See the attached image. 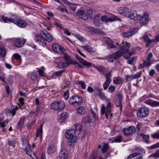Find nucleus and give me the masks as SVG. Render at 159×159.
<instances>
[{"label":"nucleus","instance_id":"nucleus-1","mask_svg":"<svg viewBox=\"0 0 159 159\" xmlns=\"http://www.w3.org/2000/svg\"><path fill=\"white\" fill-rule=\"evenodd\" d=\"M130 44H128L127 42L123 46L120 47V49L117 51L107 56L106 58L108 61L113 62L114 60H116L123 55L125 53H128V49L130 46Z\"/></svg>","mask_w":159,"mask_h":159},{"label":"nucleus","instance_id":"nucleus-2","mask_svg":"<svg viewBox=\"0 0 159 159\" xmlns=\"http://www.w3.org/2000/svg\"><path fill=\"white\" fill-rule=\"evenodd\" d=\"M52 109L61 111L65 107L64 103L61 101H55L52 103L50 105Z\"/></svg>","mask_w":159,"mask_h":159},{"label":"nucleus","instance_id":"nucleus-3","mask_svg":"<svg viewBox=\"0 0 159 159\" xmlns=\"http://www.w3.org/2000/svg\"><path fill=\"white\" fill-rule=\"evenodd\" d=\"M149 113V108L145 107H143L137 110V115L138 118H143L147 116Z\"/></svg>","mask_w":159,"mask_h":159},{"label":"nucleus","instance_id":"nucleus-4","mask_svg":"<svg viewBox=\"0 0 159 159\" xmlns=\"http://www.w3.org/2000/svg\"><path fill=\"white\" fill-rule=\"evenodd\" d=\"M123 98L122 94L121 92H119L117 93L115 100H114L115 104L117 107H120V110H122V101Z\"/></svg>","mask_w":159,"mask_h":159},{"label":"nucleus","instance_id":"nucleus-5","mask_svg":"<svg viewBox=\"0 0 159 159\" xmlns=\"http://www.w3.org/2000/svg\"><path fill=\"white\" fill-rule=\"evenodd\" d=\"M138 30L139 29L138 28H134L122 33L121 34L124 37L127 38L134 34L138 31Z\"/></svg>","mask_w":159,"mask_h":159},{"label":"nucleus","instance_id":"nucleus-6","mask_svg":"<svg viewBox=\"0 0 159 159\" xmlns=\"http://www.w3.org/2000/svg\"><path fill=\"white\" fill-rule=\"evenodd\" d=\"M13 45L17 48H21L25 43L26 40L24 39L18 38L13 40Z\"/></svg>","mask_w":159,"mask_h":159},{"label":"nucleus","instance_id":"nucleus-7","mask_svg":"<svg viewBox=\"0 0 159 159\" xmlns=\"http://www.w3.org/2000/svg\"><path fill=\"white\" fill-rule=\"evenodd\" d=\"M123 131L125 135L128 136L135 133L136 131V129L134 126H130L128 128H124Z\"/></svg>","mask_w":159,"mask_h":159},{"label":"nucleus","instance_id":"nucleus-8","mask_svg":"<svg viewBox=\"0 0 159 159\" xmlns=\"http://www.w3.org/2000/svg\"><path fill=\"white\" fill-rule=\"evenodd\" d=\"M42 37L44 40L47 41L48 42H51L53 40L52 37L50 35L46 30L41 31Z\"/></svg>","mask_w":159,"mask_h":159},{"label":"nucleus","instance_id":"nucleus-9","mask_svg":"<svg viewBox=\"0 0 159 159\" xmlns=\"http://www.w3.org/2000/svg\"><path fill=\"white\" fill-rule=\"evenodd\" d=\"M75 130L74 129L68 130L65 133V137L67 139H75V138H77L75 136Z\"/></svg>","mask_w":159,"mask_h":159},{"label":"nucleus","instance_id":"nucleus-10","mask_svg":"<svg viewBox=\"0 0 159 159\" xmlns=\"http://www.w3.org/2000/svg\"><path fill=\"white\" fill-rule=\"evenodd\" d=\"M24 151L26 153L31 157L34 158L33 156H35L34 152L32 153V150H31V145L30 144L27 143L26 148L24 149Z\"/></svg>","mask_w":159,"mask_h":159},{"label":"nucleus","instance_id":"nucleus-11","mask_svg":"<svg viewBox=\"0 0 159 159\" xmlns=\"http://www.w3.org/2000/svg\"><path fill=\"white\" fill-rule=\"evenodd\" d=\"M99 87V85H98V87L94 89V94L97 96L103 99L105 98L104 94L101 91L102 90V89H100Z\"/></svg>","mask_w":159,"mask_h":159},{"label":"nucleus","instance_id":"nucleus-12","mask_svg":"<svg viewBox=\"0 0 159 159\" xmlns=\"http://www.w3.org/2000/svg\"><path fill=\"white\" fill-rule=\"evenodd\" d=\"M107 16L106 15H104L101 18L102 21L107 22V21H112L114 20H120V19L116 16H112L107 19Z\"/></svg>","mask_w":159,"mask_h":159},{"label":"nucleus","instance_id":"nucleus-13","mask_svg":"<svg viewBox=\"0 0 159 159\" xmlns=\"http://www.w3.org/2000/svg\"><path fill=\"white\" fill-rule=\"evenodd\" d=\"M13 23L18 26L22 28L25 27L27 25L26 22L24 20L19 19L14 20Z\"/></svg>","mask_w":159,"mask_h":159},{"label":"nucleus","instance_id":"nucleus-14","mask_svg":"<svg viewBox=\"0 0 159 159\" xmlns=\"http://www.w3.org/2000/svg\"><path fill=\"white\" fill-rule=\"evenodd\" d=\"M63 57L64 60L66 61V63L68 64V66L70 64H73V63H74L75 61L67 53H64Z\"/></svg>","mask_w":159,"mask_h":159},{"label":"nucleus","instance_id":"nucleus-15","mask_svg":"<svg viewBox=\"0 0 159 159\" xmlns=\"http://www.w3.org/2000/svg\"><path fill=\"white\" fill-rule=\"evenodd\" d=\"M76 58L80 63L87 67H90L92 65L91 62H87L86 61L84 60L77 54H76Z\"/></svg>","mask_w":159,"mask_h":159},{"label":"nucleus","instance_id":"nucleus-16","mask_svg":"<svg viewBox=\"0 0 159 159\" xmlns=\"http://www.w3.org/2000/svg\"><path fill=\"white\" fill-rule=\"evenodd\" d=\"M144 102L150 105L152 107H155L159 106V102L148 99L146 100Z\"/></svg>","mask_w":159,"mask_h":159},{"label":"nucleus","instance_id":"nucleus-17","mask_svg":"<svg viewBox=\"0 0 159 159\" xmlns=\"http://www.w3.org/2000/svg\"><path fill=\"white\" fill-rule=\"evenodd\" d=\"M77 15L84 20H87V16L86 15L85 11L83 10L79 9L77 12Z\"/></svg>","mask_w":159,"mask_h":159},{"label":"nucleus","instance_id":"nucleus-18","mask_svg":"<svg viewBox=\"0 0 159 159\" xmlns=\"http://www.w3.org/2000/svg\"><path fill=\"white\" fill-rule=\"evenodd\" d=\"M59 157L60 159H67L68 157L67 151L66 150H61L59 152Z\"/></svg>","mask_w":159,"mask_h":159},{"label":"nucleus","instance_id":"nucleus-19","mask_svg":"<svg viewBox=\"0 0 159 159\" xmlns=\"http://www.w3.org/2000/svg\"><path fill=\"white\" fill-rule=\"evenodd\" d=\"M56 150V148L54 145H49L47 149V153L48 154L50 155L54 153Z\"/></svg>","mask_w":159,"mask_h":159},{"label":"nucleus","instance_id":"nucleus-20","mask_svg":"<svg viewBox=\"0 0 159 159\" xmlns=\"http://www.w3.org/2000/svg\"><path fill=\"white\" fill-rule=\"evenodd\" d=\"M18 108L17 106H13V105H11V106L8 109L9 113L11 114L13 116H14Z\"/></svg>","mask_w":159,"mask_h":159},{"label":"nucleus","instance_id":"nucleus-21","mask_svg":"<svg viewBox=\"0 0 159 159\" xmlns=\"http://www.w3.org/2000/svg\"><path fill=\"white\" fill-rule=\"evenodd\" d=\"M25 119V117L24 116L20 119L17 124V128L21 129L23 127Z\"/></svg>","mask_w":159,"mask_h":159},{"label":"nucleus","instance_id":"nucleus-22","mask_svg":"<svg viewBox=\"0 0 159 159\" xmlns=\"http://www.w3.org/2000/svg\"><path fill=\"white\" fill-rule=\"evenodd\" d=\"M140 137H141L143 140V141H145L147 143H151V141L149 140V137L148 135H146L142 133L139 134Z\"/></svg>","mask_w":159,"mask_h":159},{"label":"nucleus","instance_id":"nucleus-23","mask_svg":"<svg viewBox=\"0 0 159 159\" xmlns=\"http://www.w3.org/2000/svg\"><path fill=\"white\" fill-rule=\"evenodd\" d=\"M43 39V38L42 37V33H41V35L39 34H36L35 35L34 40L36 43H40L42 42Z\"/></svg>","mask_w":159,"mask_h":159},{"label":"nucleus","instance_id":"nucleus-24","mask_svg":"<svg viewBox=\"0 0 159 159\" xmlns=\"http://www.w3.org/2000/svg\"><path fill=\"white\" fill-rule=\"evenodd\" d=\"M131 19H133L134 20H140L141 19V16L138 14L136 11H134L133 12L132 16H130Z\"/></svg>","mask_w":159,"mask_h":159},{"label":"nucleus","instance_id":"nucleus-25","mask_svg":"<svg viewBox=\"0 0 159 159\" xmlns=\"http://www.w3.org/2000/svg\"><path fill=\"white\" fill-rule=\"evenodd\" d=\"M57 67L59 68H66L68 66V65L66 62L61 61L60 62H57L56 63Z\"/></svg>","mask_w":159,"mask_h":159},{"label":"nucleus","instance_id":"nucleus-26","mask_svg":"<svg viewBox=\"0 0 159 159\" xmlns=\"http://www.w3.org/2000/svg\"><path fill=\"white\" fill-rule=\"evenodd\" d=\"M140 20H141V22L143 25L147 24L149 21L148 16L144 15L142 17L141 16V19Z\"/></svg>","mask_w":159,"mask_h":159},{"label":"nucleus","instance_id":"nucleus-27","mask_svg":"<svg viewBox=\"0 0 159 159\" xmlns=\"http://www.w3.org/2000/svg\"><path fill=\"white\" fill-rule=\"evenodd\" d=\"M93 66L94 68L97 69L99 72L101 73L102 74L103 73L107 71L105 68L103 66H97L94 65H93Z\"/></svg>","mask_w":159,"mask_h":159},{"label":"nucleus","instance_id":"nucleus-28","mask_svg":"<svg viewBox=\"0 0 159 159\" xmlns=\"http://www.w3.org/2000/svg\"><path fill=\"white\" fill-rule=\"evenodd\" d=\"M68 116V114L66 112H64L61 113L60 116L59 120L60 122H62L65 120L67 118Z\"/></svg>","mask_w":159,"mask_h":159},{"label":"nucleus","instance_id":"nucleus-29","mask_svg":"<svg viewBox=\"0 0 159 159\" xmlns=\"http://www.w3.org/2000/svg\"><path fill=\"white\" fill-rule=\"evenodd\" d=\"M43 123L40 126V128L39 129H37V133L35 135V137L37 138L39 135L42 136V133L43 132Z\"/></svg>","mask_w":159,"mask_h":159},{"label":"nucleus","instance_id":"nucleus-30","mask_svg":"<svg viewBox=\"0 0 159 159\" xmlns=\"http://www.w3.org/2000/svg\"><path fill=\"white\" fill-rule=\"evenodd\" d=\"M123 80L120 77H115L114 78L113 81L115 84H119L122 83Z\"/></svg>","mask_w":159,"mask_h":159},{"label":"nucleus","instance_id":"nucleus-31","mask_svg":"<svg viewBox=\"0 0 159 159\" xmlns=\"http://www.w3.org/2000/svg\"><path fill=\"white\" fill-rule=\"evenodd\" d=\"M38 72L40 76H44V71L45 70L44 67L43 66H42L40 68H38Z\"/></svg>","mask_w":159,"mask_h":159},{"label":"nucleus","instance_id":"nucleus-32","mask_svg":"<svg viewBox=\"0 0 159 159\" xmlns=\"http://www.w3.org/2000/svg\"><path fill=\"white\" fill-rule=\"evenodd\" d=\"M99 15H97L93 19V21L94 23V25L95 26H99L100 25L99 23H98L99 22Z\"/></svg>","mask_w":159,"mask_h":159},{"label":"nucleus","instance_id":"nucleus-33","mask_svg":"<svg viewBox=\"0 0 159 159\" xmlns=\"http://www.w3.org/2000/svg\"><path fill=\"white\" fill-rule=\"evenodd\" d=\"M40 108L39 107H37L36 111H31L30 112V115L31 116H37L38 114L39 111H40Z\"/></svg>","mask_w":159,"mask_h":159},{"label":"nucleus","instance_id":"nucleus-34","mask_svg":"<svg viewBox=\"0 0 159 159\" xmlns=\"http://www.w3.org/2000/svg\"><path fill=\"white\" fill-rule=\"evenodd\" d=\"M71 99H73L74 102H78V101L82 100L83 102V100L82 98L78 95H73L71 97Z\"/></svg>","mask_w":159,"mask_h":159},{"label":"nucleus","instance_id":"nucleus-35","mask_svg":"<svg viewBox=\"0 0 159 159\" xmlns=\"http://www.w3.org/2000/svg\"><path fill=\"white\" fill-rule=\"evenodd\" d=\"M85 111V109L83 106H80L78 108L77 111L78 114L82 115L84 113Z\"/></svg>","mask_w":159,"mask_h":159},{"label":"nucleus","instance_id":"nucleus-36","mask_svg":"<svg viewBox=\"0 0 159 159\" xmlns=\"http://www.w3.org/2000/svg\"><path fill=\"white\" fill-rule=\"evenodd\" d=\"M2 18L3 21L5 23H13V21L14 20L8 18L7 17L4 16H2Z\"/></svg>","mask_w":159,"mask_h":159},{"label":"nucleus","instance_id":"nucleus-37","mask_svg":"<svg viewBox=\"0 0 159 159\" xmlns=\"http://www.w3.org/2000/svg\"><path fill=\"white\" fill-rule=\"evenodd\" d=\"M122 15L125 16L126 17L131 19L130 16H132L133 12H131L129 11H127L125 12H121V13Z\"/></svg>","mask_w":159,"mask_h":159},{"label":"nucleus","instance_id":"nucleus-38","mask_svg":"<svg viewBox=\"0 0 159 159\" xmlns=\"http://www.w3.org/2000/svg\"><path fill=\"white\" fill-rule=\"evenodd\" d=\"M82 100L78 101V102H72L70 101V104L73 105L75 107H77L83 103Z\"/></svg>","mask_w":159,"mask_h":159},{"label":"nucleus","instance_id":"nucleus-39","mask_svg":"<svg viewBox=\"0 0 159 159\" xmlns=\"http://www.w3.org/2000/svg\"><path fill=\"white\" fill-rule=\"evenodd\" d=\"M82 48L85 50H86L87 51L89 52H93V48L91 47L90 46L86 45H84L82 46Z\"/></svg>","mask_w":159,"mask_h":159},{"label":"nucleus","instance_id":"nucleus-40","mask_svg":"<svg viewBox=\"0 0 159 159\" xmlns=\"http://www.w3.org/2000/svg\"><path fill=\"white\" fill-rule=\"evenodd\" d=\"M6 54V49L3 48H0V55L4 57Z\"/></svg>","mask_w":159,"mask_h":159},{"label":"nucleus","instance_id":"nucleus-41","mask_svg":"<svg viewBox=\"0 0 159 159\" xmlns=\"http://www.w3.org/2000/svg\"><path fill=\"white\" fill-rule=\"evenodd\" d=\"M76 84H80L81 88L83 89H84L86 88V86L84 82L80 80H77L75 82Z\"/></svg>","mask_w":159,"mask_h":159},{"label":"nucleus","instance_id":"nucleus-42","mask_svg":"<svg viewBox=\"0 0 159 159\" xmlns=\"http://www.w3.org/2000/svg\"><path fill=\"white\" fill-rule=\"evenodd\" d=\"M159 157V149L157 150L156 151V152L150 155L148 157V158H150L151 157Z\"/></svg>","mask_w":159,"mask_h":159},{"label":"nucleus","instance_id":"nucleus-43","mask_svg":"<svg viewBox=\"0 0 159 159\" xmlns=\"http://www.w3.org/2000/svg\"><path fill=\"white\" fill-rule=\"evenodd\" d=\"M82 120L85 123H90L92 122V120L89 116H87L83 119Z\"/></svg>","mask_w":159,"mask_h":159},{"label":"nucleus","instance_id":"nucleus-44","mask_svg":"<svg viewBox=\"0 0 159 159\" xmlns=\"http://www.w3.org/2000/svg\"><path fill=\"white\" fill-rule=\"evenodd\" d=\"M159 147V142H158L148 147L149 149H152Z\"/></svg>","mask_w":159,"mask_h":159},{"label":"nucleus","instance_id":"nucleus-45","mask_svg":"<svg viewBox=\"0 0 159 159\" xmlns=\"http://www.w3.org/2000/svg\"><path fill=\"white\" fill-rule=\"evenodd\" d=\"M122 139V136L121 135L116 137L114 140V142H115L120 143V142Z\"/></svg>","mask_w":159,"mask_h":159},{"label":"nucleus","instance_id":"nucleus-46","mask_svg":"<svg viewBox=\"0 0 159 159\" xmlns=\"http://www.w3.org/2000/svg\"><path fill=\"white\" fill-rule=\"evenodd\" d=\"M65 71V70H60L59 71L56 72L55 73V75L57 77H60L61 76L62 74L63 73V72H64Z\"/></svg>","mask_w":159,"mask_h":159},{"label":"nucleus","instance_id":"nucleus-47","mask_svg":"<svg viewBox=\"0 0 159 159\" xmlns=\"http://www.w3.org/2000/svg\"><path fill=\"white\" fill-rule=\"evenodd\" d=\"M58 48H59V46L58 45L56 44L53 45L52 49L55 53H56V52H57V50Z\"/></svg>","mask_w":159,"mask_h":159},{"label":"nucleus","instance_id":"nucleus-48","mask_svg":"<svg viewBox=\"0 0 159 159\" xmlns=\"http://www.w3.org/2000/svg\"><path fill=\"white\" fill-rule=\"evenodd\" d=\"M71 140L69 141L68 145L70 146H71L73 143H74L77 141L78 138H75V139H70Z\"/></svg>","mask_w":159,"mask_h":159},{"label":"nucleus","instance_id":"nucleus-49","mask_svg":"<svg viewBox=\"0 0 159 159\" xmlns=\"http://www.w3.org/2000/svg\"><path fill=\"white\" fill-rule=\"evenodd\" d=\"M115 89V87L114 86H110L109 87L108 91L109 92L112 93L114 92Z\"/></svg>","mask_w":159,"mask_h":159},{"label":"nucleus","instance_id":"nucleus-50","mask_svg":"<svg viewBox=\"0 0 159 159\" xmlns=\"http://www.w3.org/2000/svg\"><path fill=\"white\" fill-rule=\"evenodd\" d=\"M93 12L91 10H89L86 13V15L87 16V19H88L89 17L91 18L92 16Z\"/></svg>","mask_w":159,"mask_h":159},{"label":"nucleus","instance_id":"nucleus-51","mask_svg":"<svg viewBox=\"0 0 159 159\" xmlns=\"http://www.w3.org/2000/svg\"><path fill=\"white\" fill-rule=\"evenodd\" d=\"M102 75H104L106 78H110L111 76V71H110L108 73L104 72L102 73Z\"/></svg>","mask_w":159,"mask_h":159},{"label":"nucleus","instance_id":"nucleus-52","mask_svg":"<svg viewBox=\"0 0 159 159\" xmlns=\"http://www.w3.org/2000/svg\"><path fill=\"white\" fill-rule=\"evenodd\" d=\"M142 74V72H139L136 73V74L133 75L134 78V79H136L138 78Z\"/></svg>","mask_w":159,"mask_h":159},{"label":"nucleus","instance_id":"nucleus-53","mask_svg":"<svg viewBox=\"0 0 159 159\" xmlns=\"http://www.w3.org/2000/svg\"><path fill=\"white\" fill-rule=\"evenodd\" d=\"M126 80L128 81H131L134 79L133 75H127L126 76Z\"/></svg>","mask_w":159,"mask_h":159},{"label":"nucleus","instance_id":"nucleus-54","mask_svg":"<svg viewBox=\"0 0 159 159\" xmlns=\"http://www.w3.org/2000/svg\"><path fill=\"white\" fill-rule=\"evenodd\" d=\"M106 112V108L104 104H103L101 108V114L104 115Z\"/></svg>","mask_w":159,"mask_h":159},{"label":"nucleus","instance_id":"nucleus-55","mask_svg":"<svg viewBox=\"0 0 159 159\" xmlns=\"http://www.w3.org/2000/svg\"><path fill=\"white\" fill-rule=\"evenodd\" d=\"M91 113L93 117L94 118V121H98V116L96 115V114L93 111H91Z\"/></svg>","mask_w":159,"mask_h":159},{"label":"nucleus","instance_id":"nucleus-56","mask_svg":"<svg viewBox=\"0 0 159 159\" xmlns=\"http://www.w3.org/2000/svg\"><path fill=\"white\" fill-rule=\"evenodd\" d=\"M75 126L76 130H81L82 126L80 124H75Z\"/></svg>","mask_w":159,"mask_h":159},{"label":"nucleus","instance_id":"nucleus-57","mask_svg":"<svg viewBox=\"0 0 159 159\" xmlns=\"http://www.w3.org/2000/svg\"><path fill=\"white\" fill-rule=\"evenodd\" d=\"M143 63L144 64L145 66H146L147 67H149L151 64L150 61H147V60H143Z\"/></svg>","mask_w":159,"mask_h":159},{"label":"nucleus","instance_id":"nucleus-58","mask_svg":"<svg viewBox=\"0 0 159 159\" xmlns=\"http://www.w3.org/2000/svg\"><path fill=\"white\" fill-rule=\"evenodd\" d=\"M153 41V39H149L145 41L146 42V46L147 47H149L152 42Z\"/></svg>","mask_w":159,"mask_h":159},{"label":"nucleus","instance_id":"nucleus-59","mask_svg":"<svg viewBox=\"0 0 159 159\" xmlns=\"http://www.w3.org/2000/svg\"><path fill=\"white\" fill-rule=\"evenodd\" d=\"M14 58L16 60H19L21 59V56L18 53H15L13 55Z\"/></svg>","mask_w":159,"mask_h":159},{"label":"nucleus","instance_id":"nucleus-60","mask_svg":"<svg viewBox=\"0 0 159 159\" xmlns=\"http://www.w3.org/2000/svg\"><path fill=\"white\" fill-rule=\"evenodd\" d=\"M113 105L112 103L110 102H108L107 103V105L106 107V110L109 109L110 110H111V108L112 107Z\"/></svg>","mask_w":159,"mask_h":159},{"label":"nucleus","instance_id":"nucleus-61","mask_svg":"<svg viewBox=\"0 0 159 159\" xmlns=\"http://www.w3.org/2000/svg\"><path fill=\"white\" fill-rule=\"evenodd\" d=\"M108 147L107 144H105L102 149V151L103 152H106L108 150Z\"/></svg>","mask_w":159,"mask_h":159},{"label":"nucleus","instance_id":"nucleus-62","mask_svg":"<svg viewBox=\"0 0 159 159\" xmlns=\"http://www.w3.org/2000/svg\"><path fill=\"white\" fill-rule=\"evenodd\" d=\"M155 73V70L154 69H152L149 72V75L150 76L153 77Z\"/></svg>","mask_w":159,"mask_h":159},{"label":"nucleus","instance_id":"nucleus-63","mask_svg":"<svg viewBox=\"0 0 159 159\" xmlns=\"http://www.w3.org/2000/svg\"><path fill=\"white\" fill-rule=\"evenodd\" d=\"M152 57V52H149L148 53V55L146 58V60L147 61H150L151 58Z\"/></svg>","mask_w":159,"mask_h":159},{"label":"nucleus","instance_id":"nucleus-64","mask_svg":"<svg viewBox=\"0 0 159 159\" xmlns=\"http://www.w3.org/2000/svg\"><path fill=\"white\" fill-rule=\"evenodd\" d=\"M153 139H158L159 138V133H155L151 135Z\"/></svg>","mask_w":159,"mask_h":159}]
</instances>
